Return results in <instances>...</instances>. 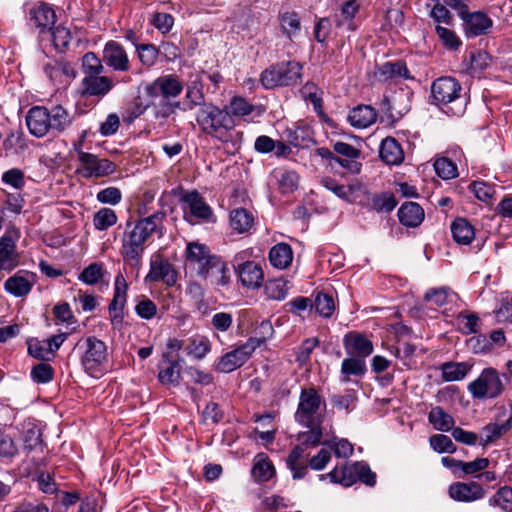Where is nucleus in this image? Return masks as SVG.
Returning <instances> with one entry per match:
<instances>
[{
  "label": "nucleus",
  "mask_w": 512,
  "mask_h": 512,
  "mask_svg": "<svg viewBox=\"0 0 512 512\" xmlns=\"http://www.w3.org/2000/svg\"><path fill=\"white\" fill-rule=\"evenodd\" d=\"M103 60L94 52H87L81 59V69L85 76L102 74L104 71Z\"/></svg>",
  "instance_id": "nucleus-50"
},
{
  "label": "nucleus",
  "mask_w": 512,
  "mask_h": 512,
  "mask_svg": "<svg viewBox=\"0 0 512 512\" xmlns=\"http://www.w3.org/2000/svg\"><path fill=\"white\" fill-rule=\"evenodd\" d=\"M75 151L78 154V160L81 164V167L77 169V173L84 178L95 177L94 170L97 167L99 157L95 154L82 151L80 145L75 146Z\"/></svg>",
  "instance_id": "nucleus-43"
},
{
  "label": "nucleus",
  "mask_w": 512,
  "mask_h": 512,
  "mask_svg": "<svg viewBox=\"0 0 512 512\" xmlns=\"http://www.w3.org/2000/svg\"><path fill=\"white\" fill-rule=\"evenodd\" d=\"M210 351V342L207 338L200 337L192 339L185 347L187 355L196 359H202Z\"/></svg>",
  "instance_id": "nucleus-57"
},
{
  "label": "nucleus",
  "mask_w": 512,
  "mask_h": 512,
  "mask_svg": "<svg viewBox=\"0 0 512 512\" xmlns=\"http://www.w3.org/2000/svg\"><path fill=\"white\" fill-rule=\"evenodd\" d=\"M261 344L258 338H249L244 344L224 354L216 365V370L229 373L241 367Z\"/></svg>",
  "instance_id": "nucleus-7"
},
{
  "label": "nucleus",
  "mask_w": 512,
  "mask_h": 512,
  "mask_svg": "<svg viewBox=\"0 0 512 512\" xmlns=\"http://www.w3.org/2000/svg\"><path fill=\"white\" fill-rule=\"evenodd\" d=\"M186 260L197 269L200 276L216 255L211 254L208 246L199 242H190L186 247Z\"/></svg>",
  "instance_id": "nucleus-19"
},
{
  "label": "nucleus",
  "mask_w": 512,
  "mask_h": 512,
  "mask_svg": "<svg viewBox=\"0 0 512 512\" xmlns=\"http://www.w3.org/2000/svg\"><path fill=\"white\" fill-rule=\"evenodd\" d=\"M488 503L492 507H499L503 512H512V488L501 487L489 498Z\"/></svg>",
  "instance_id": "nucleus-45"
},
{
  "label": "nucleus",
  "mask_w": 512,
  "mask_h": 512,
  "mask_svg": "<svg viewBox=\"0 0 512 512\" xmlns=\"http://www.w3.org/2000/svg\"><path fill=\"white\" fill-rule=\"evenodd\" d=\"M454 296L455 293H453L451 289L447 287H440L427 291L424 295V299L425 301L437 306H443Z\"/></svg>",
  "instance_id": "nucleus-58"
},
{
  "label": "nucleus",
  "mask_w": 512,
  "mask_h": 512,
  "mask_svg": "<svg viewBox=\"0 0 512 512\" xmlns=\"http://www.w3.org/2000/svg\"><path fill=\"white\" fill-rule=\"evenodd\" d=\"M436 174L445 180L453 179L458 175L456 164L446 157L439 158L434 163Z\"/></svg>",
  "instance_id": "nucleus-56"
},
{
  "label": "nucleus",
  "mask_w": 512,
  "mask_h": 512,
  "mask_svg": "<svg viewBox=\"0 0 512 512\" xmlns=\"http://www.w3.org/2000/svg\"><path fill=\"white\" fill-rule=\"evenodd\" d=\"M196 123L202 133L221 142H228L235 127L233 118L225 109L209 102L196 112Z\"/></svg>",
  "instance_id": "nucleus-2"
},
{
  "label": "nucleus",
  "mask_w": 512,
  "mask_h": 512,
  "mask_svg": "<svg viewBox=\"0 0 512 512\" xmlns=\"http://www.w3.org/2000/svg\"><path fill=\"white\" fill-rule=\"evenodd\" d=\"M183 90L181 82L173 75L162 76L154 80L146 87V93L157 98L162 96L164 99L177 97Z\"/></svg>",
  "instance_id": "nucleus-11"
},
{
  "label": "nucleus",
  "mask_w": 512,
  "mask_h": 512,
  "mask_svg": "<svg viewBox=\"0 0 512 512\" xmlns=\"http://www.w3.org/2000/svg\"><path fill=\"white\" fill-rule=\"evenodd\" d=\"M28 353L37 359L50 360L51 349L46 340L31 339L28 341Z\"/></svg>",
  "instance_id": "nucleus-60"
},
{
  "label": "nucleus",
  "mask_w": 512,
  "mask_h": 512,
  "mask_svg": "<svg viewBox=\"0 0 512 512\" xmlns=\"http://www.w3.org/2000/svg\"><path fill=\"white\" fill-rule=\"evenodd\" d=\"M104 64L115 72H128L131 67L129 56L124 46L114 40L108 41L102 51Z\"/></svg>",
  "instance_id": "nucleus-10"
},
{
  "label": "nucleus",
  "mask_w": 512,
  "mask_h": 512,
  "mask_svg": "<svg viewBox=\"0 0 512 512\" xmlns=\"http://www.w3.org/2000/svg\"><path fill=\"white\" fill-rule=\"evenodd\" d=\"M472 365L466 362H446L441 365L442 379L447 382L460 381L466 377Z\"/></svg>",
  "instance_id": "nucleus-38"
},
{
  "label": "nucleus",
  "mask_w": 512,
  "mask_h": 512,
  "mask_svg": "<svg viewBox=\"0 0 512 512\" xmlns=\"http://www.w3.org/2000/svg\"><path fill=\"white\" fill-rule=\"evenodd\" d=\"M114 87L113 80L101 74L84 76L81 80L82 94L102 98Z\"/></svg>",
  "instance_id": "nucleus-18"
},
{
  "label": "nucleus",
  "mask_w": 512,
  "mask_h": 512,
  "mask_svg": "<svg viewBox=\"0 0 512 512\" xmlns=\"http://www.w3.org/2000/svg\"><path fill=\"white\" fill-rule=\"evenodd\" d=\"M49 115V110L46 107H32L26 116V125L29 132L38 138L45 136L51 129Z\"/></svg>",
  "instance_id": "nucleus-13"
},
{
  "label": "nucleus",
  "mask_w": 512,
  "mask_h": 512,
  "mask_svg": "<svg viewBox=\"0 0 512 512\" xmlns=\"http://www.w3.org/2000/svg\"><path fill=\"white\" fill-rule=\"evenodd\" d=\"M343 345L347 354L364 360L373 353L374 349L372 341L359 332H349L346 334L343 339Z\"/></svg>",
  "instance_id": "nucleus-15"
},
{
  "label": "nucleus",
  "mask_w": 512,
  "mask_h": 512,
  "mask_svg": "<svg viewBox=\"0 0 512 512\" xmlns=\"http://www.w3.org/2000/svg\"><path fill=\"white\" fill-rule=\"evenodd\" d=\"M49 114L51 129L58 132L64 131L74 120V116L60 105L52 107V109L49 110Z\"/></svg>",
  "instance_id": "nucleus-42"
},
{
  "label": "nucleus",
  "mask_w": 512,
  "mask_h": 512,
  "mask_svg": "<svg viewBox=\"0 0 512 512\" xmlns=\"http://www.w3.org/2000/svg\"><path fill=\"white\" fill-rule=\"evenodd\" d=\"M186 99L189 101V110H192L196 106H199L200 108L203 104H207L205 102L202 83L193 81L189 84L187 86Z\"/></svg>",
  "instance_id": "nucleus-53"
},
{
  "label": "nucleus",
  "mask_w": 512,
  "mask_h": 512,
  "mask_svg": "<svg viewBox=\"0 0 512 512\" xmlns=\"http://www.w3.org/2000/svg\"><path fill=\"white\" fill-rule=\"evenodd\" d=\"M461 91L462 87L455 78L449 76L440 77L431 86L433 103L438 106L447 107V113L451 112L453 115H460L463 112L462 105H459L456 109L448 105L460 101Z\"/></svg>",
  "instance_id": "nucleus-6"
},
{
  "label": "nucleus",
  "mask_w": 512,
  "mask_h": 512,
  "mask_svg": "<svg viewBox=\"0 0 512 512\" xmlns=\"http://www.w3.org/2000/svg\"><path fill=\"white\" fill-rule=\"evenodd\" d=\"M355 462L352 464H346L345 466L338 468L335 467L326 475H320V479L323 480L326 477L330 478L333 483H340L343 486L349 487L357 482Z\"/></svg>",
  "instance_id": "nucleus-35"
},
{
  "label": "nucleus",
  "mask_w": 512,
  "mask_h": 512,
  "mask_svg": "<svg viewBox=\"0 0 512 512\" xmlns=\"http://www.w3.org/2000/svg\"><path fill=\"white\" fill-rule=\"evenodd\" d=\"M20 264L16 241L12 235L5 233L0 237V271L11 272Z\"/></svg>",
  "instance_id": "nucleus-16"
},
{
  "label": "nucleus",
  "mask_w": 512,
  "mask_h": 512,
  "mask_svg": "<svg viewBox=\"0 0 512 512\" xmlns=\"http://www.w3.org/2000/svg\"><path fill=\"white\" fill-rule=\"evenodd\" d=\"M325 401L314 387L302 388L295 420L300 425L323 423Z\"/></svg>",
  "instance_id": "nucleus-4"
},
{
  "label": "nucleus",
  "mask_w": 512,
  "mask_h": 512,
  "mask_svg": "<svg viewBox=\"0 0 512 512\" xmlns=\"http://www.w3.org/2000/svg\"><path fill=\"white\" fill-rule=\"evenodd\" d=\"M435 31H436L437 36L441 40L442 44L446 48H448L450 50H457L461 46L462 41L455 34L454 31H452L446 27H442L440 25L436 26Z\"/></svg>",
  "instance_id": "nucleus-62"
},
{
  "label": "nucleus",
  "mask_w": 512,
  "mask_h": 512,
  "mask_svg": "<svg viewBox=\"0 0 512 512\" xmlns=\"http://www.w3.org/2000/svg\"><path fill=\"white\" fill-rule=\"evenodd\" d=\"M360 4L356 0H349L341 5L340 16L341 19L336 20V25L342 26L344 23H348L349 29L354 31L356 27L353 24L355 15L359 12Z\"/></svg>",
  "instance_id": "nucleus-51"
},
{
  "label": "nucleus",
  "mask_w": 512,
  "mask_h": 512,
  "mask_svg": "<svg viewBox=\"0 0 512 512\" xmlns=\"http://www.w3.org/2000/svg\"><path fill=\"white\" fill-rule=\"evenodd\" d=\"M183 202L187 205V209L190 213L189 217L208 220L212 215L211 208L197 191H192L184 195Z\"/></svg>",
  "instance_id": "nucleus-27"
},
{
  "label": "nucleus",
  "mask_w": 512,
  "mask_h": 512,
  "mask_svg": "<svg viewBox=\"0 0 512 512\" xmlns=\"http://www.w3.org/2000/svg\"><path fill=\"white\" fill-rule=\"evenodd\" d=\"M54 376V369L48 363H39L32 367L31 377L34 382L38 384H45L50 382Z\"/></svg>",
  "instance_id": "nucleus-64"
},
{
  "label": "nucleus",
  "mask_w": 512,
  "mask_h": 512,
  "mask_svg": "<svg viewBox=\"0 0 512 512\" xmlns=\"http://www.w3.org/2000/svg\"><path fill=\"white\" fill-rule=\"evenodd\" d=\"M27 148L22 132H10L3 141V149L6 155H17Z\"/></svg>",
  "instance_id": "nucleus-47"
},
{
  "label": "nucleus",
  "mask_w": 512,
  "mask_h": 512,
  "mask_svg": "<svg viewBox=\"0 0 512 512\" xmlns=\"http://www.w3.org/2000/svg\"><path fill=\"white\" fill-rule=\"evenodd\" d=\"M72 40L71 32L64 26H57L52 30V42L56 50L64 52Z\"/></svg>",
  "instance_id": "nucleus-61"
},
{
  "label": "nucleus",
  "mask_w": 512,
  "mask_h": 512,
  "mask_svg": "<svg viewBox=\"0 0 512 512\" xmlns=\"http://www.w3.org/2000/svg\"><path fill=\"white\" fill-rule=\"evenodd\" d=\"M379 156L388 165H399L404 160V151L393 137H386L379 147Z\"/></svg>",
  "instance_id": "nucleus-26"
},
{
  "label": "nucleus",
  "mask_w": 512,
  "mask_h": 512,
  "mask_svg": "<svg viewBox=\"0 0 512 512\" xmlns=\"http://www.w3.org/2000/svg\"><path fill=\"white\" fill-rule=\"evenodd\" d=\"M278 22L283 35L292 40L301 31V20L297 12L284 11L278 14Z\"/></svg>",
  "instance_id": "nucleus-32"
},
{
  "label": "nucleus",
  "mask_w": 512,
  "mask_h": 512,
  "mask_svg": "<svg viewBox=\"0 0 512 512\" xmlns=\"http://www.w3.org/2000/svg\"><path fill=\"white\" fill-rule=\"evenodd\" d=\"M375 77L380 82L412 79L406 63L401 60L379 65L375 71Z\"/></svg>",
  "instance_id": "nucleus-21"
},
{
  "label": "nucleus",
  "mask_w": 512,
  "mask_h": 512,
  "mask_svg": "<svg viewBox=\"0 0 512 512\" xmlns=\"http://www.w3.org/2000/svg\"><path fill=\"white\" fill-rule=\"evenodd\" d=\"M456 321L459 330L466 335L477 333L480 327V319L475 313L461 312Z\"/></svg>",
  "instance_id": "nucleus-49"
},
{
  "label": "nucleus",
  "mask_w": 512,
  "mask_h": 512,
  "mask_svg": "<svg viewBox=\"0 0 512 512\" xmlns=\"http://www.w3.org/2000/svg\"><path fill=\"white\" fill-rule=\"evenodd\" d=\"M56 21V14L46 3H39L29 11V23L40 33L51 31Z\"/></svg>",
  "instance_id": "nucleus-17"
},
{
  "label": "nucleus",
  "mask_w": 512,
  "mask_h": 512,
  "mask_svg": "<svg viewBox=\"0 0 512 512\" xmlns=\"http://www.w3.org/2000/svg\"><path fill=\"white\" fill-rule=\"evenodd\" d=\"M84 354L81 357V363L85 371L89 374L99 372L101 367L108 360L107 345L104 341L91 336L86 338Z\"/></svg>",
  "instance_id": "nucleus-8"
},
{
  "label": "nucleus",
  "mask_w": 512,
  "mask_h": 512,
  "mask_svg": "<svg viewBox=\"0 0 512 512\" xmlns=\"http://www.w3.org/2000/svg\"><path fill=\"white\" fill-rule=\"evenodd\" d=\"M512 429V420L507 419L504 423H489L483 427L482 432L485 435L483 445L494 442Z\"/></svg>",
  "instance_id": "nucleus-44"
},
{
  "label": "nucleus",
  "mask_w": 512,
  "mask_h": 512,
  "mask_svg": "<svg viewBox=\"0 0 512 512\" xmlns=\"http://www.w3.org/2000/svg\"><path fill=\"white\" fill-rule=\"evenodd\" d=\"M127 290L128 283L123 274L119 273L115 277L114 295L108 306L111 325L114 329L120 330L123 325V310L127 301Z\"/></svg>",
  "instance_id": "nucleus-9"
},
{
  "label": "nucleus",
  "mask_w": 512,
  "mask_h": 512,
  "mask_svg": "<svg viewBox=\"0 0 512 512\" xmlns=\"http://www.w3.org/2000/svg\"><path fill=\"white\" fill-rule=\"evenodd\" d=\"M165 212L156 211L153 214L140 218L135 223H126L123 236L121 255L131 265H138L145 250V243L153 234L163 236V221Z\"/></svg>",
  "instance_id": "nucleus-1"
},
{
  "label": "nucleus",
  "mask_w": 512,
  "mask_h": 512,
  "mask_svg": "<svg viewBox=\"0 0 512 512\" xmlns=\"http://www.w3.org/2000/svg\"><path fill=\"white\" fill-rule=\"evenodd\" d=\"M453 239L461 245H468L475 237L473 226L464 218H457L451 225Z\"/></svg>",
  "instance_id": "nucleus-37"
},
{
  "label": "nucleus",
  "mask_w": 512,
  "mask_h": 512,
  "mask_svg": "<svg viewBox=\"0 0 512 512\" xmlns=\"http://www.w3.org/2000/svg\"><path fill=\"white\" fill-rule=\"evenodd\" d=\"M117 223V215L110 208H101L93 217V225L96 230L104 231Z\"/></svg>",
  "instance_id": "nucleus-48"
},
{
  "label": "nucleus",
  "mask_w": 512,
  "mask_h": 512,
  "mask_svg": "<svg viewBox=\"0 0 512 512\" xmlns=\"http://www.w3.org/2000/svg\"><path fill=\"white\" fill-rule=\"evenodd\" d=\"M254 224L253 214L245 208H237L230 212V225L238 233H245Z\"/></svg>",
  "instance_id": "nucleus-39"
},
{
  "label": "nucleus",
  "mask_w": 512,
  "mask_h": 512,
  "mask_svg": "<svg viewBox=\"0 0 512 512\" xmlns=\"http://www.w3.org/2000/svg\"><path fill=\"white\" fill-rule=\"evenodd\" d=\"M314 306L316 311L323 317H331L335 311L333 297L326 293H318L315 297Z\"/></svg>",
  "instance_id": "nucleus-59"
},
{
  "label": "nucleus",
  "mask_w": 512,
  "mask_h": 512,
  "mask_svg": "<svg viewBox=\"0 0 512 512\" xmlns=\"http://www.w3.org/2000/svg\"><path fill=\"white\" fill-rule=\"evenodd\" d=\"M35 283V274L19 270L4 283V290L14 297H24L30 293Z\"/></svg>",
  "instance_id": "nucleus-14"
},
{
  "label": "nucleus",
  "mask_w": 512,
  "mask_h": 512,
  "mask_svg": "<svg viewBox=\"0 0 512 512\" xmlns=\"http://www.w3.org/2000/svg\"><path fill=\"white\" fill-rule=\"evenodd\" d=\"M309 428L308 431L300 432L298 434V440L305 448L308 446L316 447L321 443L323 437L322 423L304 425Z\"/></svg>",
  "instance_id": "nucleus-46"
},
{
  "label": "nucleus",
  "mask_w": 512,
  "mask_h": 512,
  "mask_svg": "<svg viewBox=\"0 0 512 512\" xmlns=\"http://www.w3.org/2000/svg\"><path fill=\"white\" fill-rule=\"evenodd\" d=\"M237 272L243 286L258 288L263 282L264 273L262 267L253 261H247L239 265Z\"/></svg>",
  "instance_id": "nucleus-25"
},
{
  "label": "nucleus",
  "mask_w": 512,
  "mask_h": 512,
  "mask_svg": "<svg viewBox=\"0 0 512 512\" xmlns=\"http://www.w3.org/2000/svg\"><path fill=\"white\" fill-rule=\"evenodd\" d=\"M268 257L273 267L286 269L292 263L293 251L289 244L281 242L270 249Z\"/></svg>",
  "instance_id": "nucleus-33"
},
{
  "label": "nucleus",
  "mask_w": 512,
  "mask_h": 512,
  "mask_svg": "<svg viewBox=\"0 0 512 512\" xmlns=\"http://www.w3.org/2000/svg\"><path fill=\"white\" fill-rule=\"evenodd\" d=\"M136 51L140 62L145 67H152L158 59L159 51L154 44L136 45Z\"/></svg>",
  "instance_id": "nucleus-55"
},
{
  "label": "nucleus",
  "mask_w": 512,
  "mask_h": 512,
  "mask_svg": "<svg viewBox=\"0 0 512 512\" xmlns=\"http://www.w3.org/2000/svg\"><path fill=\"white\" fill-rule=\"evenodd\" d=\"M393 193L384 192L372 198V208L377 212H391L397 206Z\"/></svg>",
  "instance_id": "nucleus-54"
},
{
  "label": "nucleus",
  "mask_w": 512,
  "mask_h": 512,
  "mask_svg": "<svg viewBox=\"0 0 512 512\" xmlns=\"http://www.w3.org/2000/svg\"><path fill=\"white\" fill-rule=\"evenodd\" d=\"M505 390L500 373L493 367H487L468 385L472 398L485 400L499 397Z\"/></svg>",
  "instance_id": "nucleus-5"
},
{
  "label": "nucleus",
  "mask_w": 512,
  "mask_h": 512,
  "mask_svg": "<svg viewBox=\"0 0 512 512\" xmlns=\"http://www.w3.org/2000/svg\"><path fill=\"white\" fill-rule=\"evenodd\" d=\"M428 420L436 430L448 432L454 428V418L440 406L431 408Z\"/></svg>",
  "instance_id": "nucleus-40"
},
{
  "label": "nucleus",
  "mask_w": 512,
  "mask_h": 512,
  "mask_svg": "<svg viewBox=\"0 0 512 512\" xmlns=\"http://www.w3.org/2000/svg\"><path fill=\"white\" fill-rule=\"evenodd\" d=\"M225 110L229 112L231 117H245L252 113H255L256 116H261L264 113V108L261 105H253L241 96H234Z\"/></svg>",
  "instance_id": "nucleus-30"
},
{
  "label": "nucleus",
  "mask_w": 512,
  "mask_h": 512,
  "mask_svg": "<svg viewBox=\"0 0 512 512\" xmlns=\"http://www.w3.org/2000/svg\"><path fill=\"white\" fill-rule=\"evenodd\" d=\"M429 442L432 449L438 453L452 454L457 449L453 441L444 434H436L431 436Z\"/></svg>",
  "instance_id": "nucleus-63"
},
{
  "label": "nucleus",
  "mask_w": 512,
  "mask_h": 512,
  "mask_svg": "<svg viewBox=\"0 0 512 512\" xmlns=\"http://www.w3.org/2000/svg\"><path fill=\"white\" fill-rule=\"evenodd\" d=\"M464 24V32L468 37H476L485 34L493 25V21L487 14L476 11H468L461 18Z\"/></svg>",
  "instance_id": "nucleus-20"
},
{
  "label": "nucleus",
  "mask_w": 512,
  "mask_h": 512,
  "mask_svg": "<svg viewBox=\"0 0 512 512\" xmlns=\"http://www.w3.org/2000/svg\"><path fill=\"white\" fill-rule=\"evenodd\" d=\"M159 381L164 385H177L180 380V365L177 360L164 361L159 366Z\"/></svg>",
  "instance_id": "nucleus-41"
},
{
  "label": "nucleus",
  "mask_w": 512,
  "mask_h": 512,
  "mask_svg": "<svg viewBox=\"0 0 512 512\" xmlns=\"http://www.w3.org/2000/svg\"><path fill=\"white\" fill-rule=\"evenodd\" d=\"M377 119L375 109L369 105H358L353 108L349 115L348 120L355 128H367L372 125Z\"/></svg>",
  "instance_id": "nucleus-31"
},
{
  "label": "nucleus",
  "mask_w": 512,
  "mask_h": 512,
  "mask_svg": "<svg viewBox=\"0 0 512 512\" xmlns=\"http://www.w3.org/2000/svg\"><path fill=\"white\" fill-rule=\"evenodd\" d=\"M367 371L365 360L362 358L351 356L345 358L341 364V381L347 383L351 376L361 377Z\"/></svg>",
  "instance_id": "nucleus-36"
},
{
  "label": "nucleus",
  "mask_w": 512,
  "mask_h": 512,
  "mask_svg": "<svg viewBox=\"0 0 512 512\" xmlns=\"http://www.w3.org/2000/svg\"><path fill=\"white\" fill-rule=\"evenodd\" d=\"M146 278L150 281H163L168 286H174L177 282V272L168 261L156 260L151 262Z\"/></svg>",
  "instance_id": "nucleus-24"
},
{
  "label": "nucleus",
  "mask_w": 512,
  "mask_h": 512,
  "mask_svg": "<svg viewBox=\"0 0 512 512\" xmlns=\"http://www.w3.org/2000/svg\"><path fill=\"white\" fill-rule=\"evenodd\" d=\"M200 277L208 279L215 286H225L230 282L227 263L219 256L212 258V261L201 273Z\"/></svg>",
  "instance_id": "nucleus-22"
},
{
  "label": "nucleus",
  "mask_w": 512,
  "mask_h": 512,
  "mask_svg": "<svg viewBox=\"0 0 512 512\" xmlns=\"http://www.w3.org/2000/svg\"><path fill=\"white\" fill-rule=\"evenodd\" d=\"M451 499L457 502H474L485 496V490L477 482H454L448 488Z\"/></svg>",
  "instance_id": "nucleus-12"
},
{
  "label": "nucleus",
  "mask_w": 512,
  "mask_h": 512,
  "mask_svg": "<svg viewBox=\"0 0 512 512\" xmlns=\"http://www.w3.org/2000/svg\"><path fill=\"white\" fill-rule=\"evenodd\" d=\"M251 474L258 482H266L273 477L275 468L266 454L259 453L255 456Z\"/></svg>",
  "instance_id": "nucleus-34"
},
{
  "label": "nucleus",
  "mask_w": 512,
  "mask_h": 512,
  "mask_svg": "<svg viewBox=\"0 0 512 512\" xmlns=\"http://www.w3.org/2000/svg\"><path fill=\"white\" fill-rule=\"evenodd\" d=\"M44 72L54 84H64L76 77L74 67L65 61L53 60L46 63Z\"/></svg>",
  "instance_id": "nucleus-23"
},
{
  "label": "nucleus",
  "mask_w": 512,
  "mask_h": 512,
  "mask_svg": "<svg viewBox=\"0 0 512 512\" xmlns=\"http://www.w3.org/2000/svg\"><path fill=\"white\" fill-rule=\"evenodd\" d=\"M303 66L297 61H283L266 68L260 75L265 89L297 85L301 80Z\"/></svg>",
  "instance_id": "nucleus-3"
},
{
  "label": "nucleus",
  "mask_w": 512,
  "mask_h": 512,
  "mask_svg": "<svg viewBox=\"0 0 512 512\" xmlns=\"http://www.w3.org/2000/svg\"><path fill=\"white\" fill-rule=\"evenodd\" d=\"M424 210L416 202H405L398 210V218L406 227H417L424 220Z\"/></svg>",
  "instance_id": "nucleus-28"
},
{
  "label": "nucleus",
  "mask_w": 512,
  "mask_h": 512,
  "mask_svg": "<svg viewBox=\"0 0 512 512\" xmlns=\"http://www.w3.org/2000/svg\"><path fill=\"white\" fill-rule=\"evenodd\" d=\"M103 276V264L94 262L83 269L78 279L87 285H95L103 278Z\"/></svg>",
  "instance_id": "nucleus-52"
},
{
  "label": "nucleus",
  "mask_w": 512,
  "mask_h": 512,
  "mask_svg": "<svg viewBox=\"0 0 512 512\" xmlns=\"http://www.w3.org/2000/svg\"><path fill=\"white\" fill-rule=\"evenodd\" d=\"M23 449L27 453L43 452L44 443L40 428L32 421L24 423Z\"/></svg>",
  "instance_id": "nucleus-29"
}]
</instances>
